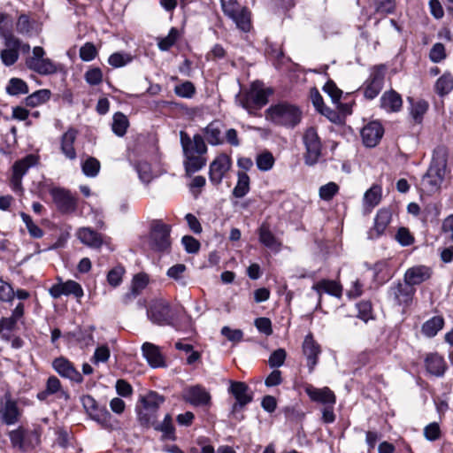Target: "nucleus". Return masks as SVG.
Here are the masks:
<instances>
[{"instance_id":"obj_47","label":"nucleus","mask_w":453,"mask_h":453,"mask_svg":"<svg viewBox=\"0 0 453 453\" xmlns=\"http://www.w3.org/2000/svg\"><path fill=\"white\" fill-rule=\"evenodd\" d=\"M129 121L122 112H116L113 116L111 128L113 133L118 136H124L127 133Z\"/></svg>"},{"instance_id":"obj_28","label":"nucleus","mask_w":453,"mask_h":453,"mask_svg":"<svg viewBox=\"0 0 453 453\" xmlns=\"http://www.w3.org/2000/svg\"><path fill=\"white\" fill-rule=\"evenodd\" d=\"M185 399L192 405L205 406L210 404L211 395L203 387L196 385L185 391Z\"/></svg>"},{"instance_id":"obj_33","label":"nucleus","mask_w":453,"mask_h":453,"mask_svg":"<svg viewBox=\"0 0 453 453\" xmlns=\"http://www.w3.org/2000/svg\"><path fill=\"white\" fill-rule=\"evenodd\" d=\"M224 124L219 120L211 122L204 128V135L207 142L211 145L222 144L225 141L223 136Z\"/></svg>"},{"instance_id":"obj_21","label":"nucleus","mask_w":453,"mask_h":453,"mask_svg":"<svg viewBox=\"0 0 453 453\" xmlns=\"http://www.w3.org/2000/svg\"><path fill=\"white\" fill-rule=\"evenodd\" d=\"M384 134V128L379 121H371L365 125L362 131L361 136L364 144L366 147H375Z\"/></svg>"},{"instance_id":"obj_1","label":"nucleus","mask_w":453,"mask_h":453,"mask_svg":"<svg viewBox=\"0 0 453 453\" xmlns=\"http://www.w3.org/2000/svg\"><path fill=\"white\" fill-rule=\"evenodd\" d=\"M147 316L156 325L170 326L178 331H187L191 326V318L183 306H171L163 299L154 300L150 303Z\"/></svg>"},{"instance_id":"obj_61","label":"nucleus","mask_w":453,"mask_h":453,"mask_svg":"<svg viewBox=\"0 0 453 453\" xmlns=\"http://www.w3.org/2000/svg\"><path fill=\"white\" fill-rule=\"evenodd\" d=\"M339 192V186L335 182H328L319 188V196L324 201H330Z\"/></svg>"},{"instance_id":"obj_56","label":"nucleus","mask_w":453,"mask_h":453,"mask_svg":"<svg viewBox=\"0 0 453 453\" xmlns=\"http://www.w3.org/2000/svg\"><path fill=\"white\" fill-rule=\"evenodd\" d=\"M84 79L90 86H97L103 82V71L99 67H90L84 73Z\"/></svg>"},{"instance_id":"obj_45","label":"nucleus","mask_w":453,"mask_h":453,"mask_svg":"<svg viewBox=\"0 0 453 453\" xmlns=\"http://www.w3.org/2000/svg\"><path fill=\"white\" fill-rule=\"evenodd\" d=\"M81 167L84 175L89 178H95L100 172L101 164L97 158L89 156L81 162Z\"/></svg>"},{"instance_id":"obj_57","label":"nucleus","mask_w":453,"mask_h":453,"mask_svg":"<svg viewBox=\"0 0 453 453\" xmlns=\"http://www.w3.org/2000/svg\"><path fill=\"white\" fill-rule=\"evenodd\" d=\"M357 317L365 322L373 319L372 305L370 301H360L357 303Z\"/></svg>"},{"instance_id":"obj_50","label":"nucleus","mask_w":453,"mask_h":453,"mask_svg":"<svg viewBox=\"0 0 453 453\" xmlns=\"http://www.w3.org/2000/svg\"><path fill=\"white\" fill-rule=\"evenodd\" d=\"M6 91L11 96L27 94L28 86L19 78H12L7 84Z\"/></svg>"},{"instance_id":"obj_52","label":"nucleus","mask_w":453,"mask_h":453,"mask_svg":"<svg viewBox=\"0 0 453 453\" xmlns=\"http://www.w3.org/2000/svg\"><path fill=\"white\" fill-rule=\"evenodd\" d=\"M428 107V103L425 100H418L411 103V114L416 123H421Z\"/></svg>"},{"instance_id":"obj_27","label":"nucleus","mask_w":453,"mask_h":453,"mask_svg":"<svg viewBox=\"0 0 453 453\" xmlns=\"http://www.w3.org/2000/svg\"><path fill=\"white\" fill-rule=\"evenodd\" d=\"M19 44L18 37H11L4 41V49L0 51V58L5 66H12L18 61L19 54L17 51V46Z\"/></svg>"},{"instance_id":"obj_11","label":"nucleus","mask_w":453,"mask_h":453,"mask_svg":"<svg viewBox=\"0 0 453 453\" xmlns=\"http://www.w3.org/2000/svg\"><path fill=\"white\" fill-rule=\"evenodd\" d=\"M303 142L305 147L304 163L312 166L319 162L322 151V142L315 127H311L304 131Z\"/></svg>"},{"instance_id":"obj_23","label":"nucleus","mask_w":453,"mask_h":453,"mask_svg":"<svg viewBox=\"0 0 453 453\" xmlns=\"http://www.w3.org/2000/svg\"><path fill=\"white\" fill-rule=\"evenodd\" d=\"M433 270L426 265H415L409 268L404 274V281L412 288L419 285L432 277Z\"/></svg>"},{"instance_id":"obj_20","label":"nucleus","mask_w":453,"mask_h":453,"mask_svg":"<svg viewBox=\"0 0 453 453\" xmlns=\"http://www.w3.org/2000/svg\"><path fill=\"white\" fill-rule=\"evenodd\" d=\"M304 391L312 402L321 403L325 406L335 404L336 403L334 393L327 387L318 388L308 384L305 386Z\"/></svg>"},{"instance_id":"obj_48","label":"nucleus","mask_w":453,"mask_h":453,"mask_svg":"<svg viewBox=\"0 0 453 453\" xmlns=\"http://www.w3.org/2000/svg\"><path fill=\"white\" fill-rule=\"evenodd\" d=\"M390 221L391 213L388 210L381 209L377 212L373 228L377 232L378 235L384 233Z\"/></svg>"},{"instance_id":"obj_3","label":"nucleus","mask_w":453,"mask_h":453,"mask_svg":"<svg viewBox=\"0 0 453 453\" xmlns=\"http://www.w3.org/2000/svg\"><path fill=\"white\" fill-rule=\"evenodd\" d=\"M449 158V149L438 145L433 151L432 160L426 173L421 179V187L428 195L439 191L443 182Z\"/></svg>"},{"instance_id":"obj_14","label":"nucleus","mask_w":453,"mask_h":453,"mask_svg":"<svg viewBox=\"0 0 453 453\" xmlns=\"http://www.w3.org/2000/svg\"><path fill=\"white\" fill-rule=\"evenodd\" d=\"M52 395L56 399H63L65 401H68L70 398L68 391L63 388L60 380L55 375H50L47 379L45 388L38 392L36 396L39 401L47 402Z\"/></svg>"},{"instance_id":"obj_8","label":"nucleus","mask_w":453,"mask_h":453,"mask_svg":"<svg viewBox=\"0 0 453 453\" xmlns=\"http://www.w3.org/2000/svg\"><path fill=\"white\" fill-rule=\"evenodd\" d=\"M46 52L41 46L34 47L32 56L26 59L27 67L40 75H52L61 70L59 64L45 58Z\"/></svg>"},{"instance_id":"obj_15","label":"nucleus","mask_w":453,"mask_h":453,"mask_svg":"<svg viewBox=\"0 0 453 453\" xmlns=\"http://www.w3.org/2000/svg\"><path fill=\"white\" fill-rule=\"evenodd\" d=\"M49 292L55 299L59 298L62 296H73L78 302H80L81 297L84 296L81 285L73 280H68L66 281L59 280L58 282L53 284L50 288Z\"/></svg>"},{"instance_id":"obj_16","label":"nucleus","mask_w":453,"mask_h":453,"mask_svg":"<svg viewBox=\"0 0 453 453\" xmlns=\"http://www.w3.org/2000/svg\"><path fill=\"white\" fill-rule=\"evenodd\" d=\"M52 367L62 378L68 379L78 384L83 382L82 374L76 369L73 363L65 357H56L52 361Z\"/></svg>"},{"instance_id":"obj_55","label":"nucleus","mask_w":453,"mask_h":453,"mask_svg":"<svg viewBox=\"0 0 453 453\" xmlns=\"http://www.w3.org/2000/svg\"><path fill=\"white\" fill-rule=\"evenodd\" d=\"M196 92L195 85L189 81H183L174 87V93L182 98H192Z\"/></svg>"},{"instance_id":"obj_49","label":"nucleus","mask_w":453,"mask_h":453,"mask_svg":"<svg viewBox=\"0 0 453 453\" xmlns=\"http://www.w3.org/2000/svg\"><path fill=\"white\" fill-rule=\"evenodd\" d=\"M12 19L11 15L5 12H0V37L9 40L11 37H16L12 33Z\"/></svg>"},{"instance_id":"obj_19","label":"nucleus","mask_w":453,"mask_h":453,"mask_svg":"<svg viewBox=\"0 0 453 453\" xmlns=\"http://www.w3.org/2000/svg\"><path fill=\"white\" fill-rule=\"evenodd\" d=\"M414 293L415 289L405 281L404 283L398 282L393 284L388 290V296L393 299L395 303L403 307L410 305Z\"/></svg>"},{"instance_id":"obj_64","label":"nucleus","mask_w":453,"mask_h":453,"mask_svg":"<svg viewBox=\"0 0 453 453\" xmlns=\"http://www.w3.org/2000/svg\"><path fill=\"white\" fill-rule=\"evenodd\" d=\"M220 4L223 13L228 18L244 7L236 0H220Z\"/></svg>"},{"instance_id":"obj_17","label":"nucleus","mask_w":453,"mask_h":453,"mask_svg":"<svg viewBox=\"0 0 453 453\" xmlns=\"http://www.w3.org/2000/svg\"><path fill=\"white\" fill-rule=\"evenodd\" d=\"M232 160L229 156L220 154L211 163L209 169V178L212 184L221 183L226 173L230 170Z\"/></svg>"},{"instance_id":"obj_5","label":"nucleus","mask_w":453,"mask_h":453,"mask_svg":"<svg viewBox=\"0 0 453 453\" xmlns=\"http://www.w3.org/2000/svg\"><path fill=\"white\" fill-rule=\"evenodd\" d=\"M171 226L161 219H154L150 225L148 244L151 250L158 253H168L171 249Z\"/></svg>"},{"instance_id":"obj_54","label":"nucleus","mask_w":453,"mask_h":453,"mask_svg":"<svg viewBox=\"0 0 453 453\" xmlns=\"http://www.w3.org/2000/svg\"><path fill=\"white\" fill-rule=\"evenodd\" d=\"M126 270L123 265H118L114 266L107 273V282L113 288L118 287L122 282Z\"/></svg>"},{"instance_id":"obj_43","label":"nucleus","mask_w":453,"mask_h":453,"mask_svg":"<svg viewBox=\"0 0 453 453\" xmlns=\"http://www.w3.org/2000/svg\"><path fill=\"white\" fill-rule=\"evenodd\" d=\"M434 90L440 96H445L453 90V76L446 73L435 82Z\"/></svg>"},{"instance_id":"obj_34","label":"nucleus","mask_w":453,"mask_h":453,"mask_svg":"<svg viewBox=\"0 0 453 453\" xmlns=\"http://www.w3.org/2000/svg\"><path fill=\"white\" fill-rule=\"evenodd\" d=\"M229 19L234 22L239 30L244 33L250 32L252 28L251 12L246 6L229 17Z\"/></svg>"},{"instance_id":"obj_60","label":"nucleus","mask_w":453,"mask_h":453,"mask_svg":"<svg viewBox=\"0 0 453 453\" xmlns=\"http://www.w3.org/2000/svg\"><path fill=\"white\" fill-rule=\"evenodd\" d=\"M18 321L15 319L2 318L0 319V334L3 338L8 339L10 334L15 330Z\"/></svg>"},{"instance_id":"obj_53","label":"nucleus","mask_w":453,"mask_h":453,"mask_svg":"<svg viewBox=\"0 0 453 453\" xmlns=\"http://www.w3.org/2000/svg\"><path fill=\"white\" fill-rule=\"evenodd\" d=\"M23 222L25 223L27 229L30 234L31 237L39 239L43 236V230L39 227L32 219L31 216L25 213L20 212L19 213Z\"/></svg>"},{"instance_id":"obj_29","label":"nucleus","mask_w":453,"mask_h":453,"mask_svg":"<svg viewBox=\"0 0 453 453\" xmlns=\"http://www.w3.org/2000/svg\"><path fill=\"white\" fill-rule=\"evenodd\" d=\"M425 365L427 372L436 377L443 376L447 370L444 358L437 353L428 354L425 359Z\"/></svg>"},{"instance_id":"obj_38","label":"nucleus","mask_w":453,"mask_h":453,"mask_svg":"<svg viewBox=\"0 0 453 453\" xmlns=\"http://www.w3.org/2000/svg\"><path fill=\"white\" fill-rule=\"evenodd\" d=\"M88 415L102 426L105 428L112 427V417L105 406L97 405Z\"/></svg>"},{"instance_id":"obj_13","label":"nucleus","mask_w":453,"mask_h":453,"mask_svg":"<svg viewBox=\"0 0 453 453\" xmlns=\"http://www.w3.org/2000/svg\"><path fill=\"white\" fill-rule=\"evenodd\" d=\"M50 194L61 213L71 214L76 211L78 200L70 190L62 188H53L50 190Z\"/></svg>"},{"instance_id":"obj_7","label":"nucleus","mask_w":453,"mask_h":453,"mask_svg":"<svg viewBox=\"0 0 453 453\" xmlns=\"http://www.w3.org/2000/svg\"><path fill=\"white\" fill-rule=\"evenodd\" d=\"M42 432V429L40 426H36L33 429L19 426L11 431L9 437L14 448L22 452H27L34 449L41 443Z\"/></svg>"},{"instance_id":"obj_46","label":"nucleus","mask_w":453,"mask_h":453,"mask_svg":"<svg viewBox=\"0 0 453 453\" xmlns=\"http://www.w3.org/2000/svg\"><path fill=\"white\" fill-rule=\"evenodd\" d=\"M149 278L146 274L138 273L134 275L132 280L131 293L127 295V298H135L147 287Z\"/></svg>"},{"instance_id":"obj_63","label":"nucleus","mask_w":453,"mask_h":453,"mask_svg":"<svg viewBox=\"0 0 453 453\" xmlns=\"http://www.w3.org/2000/svg\"><path fill=\"white\" fill-rule=\"evenodd\" d=\"M220 4L223 13L228 18L244 7L236 0H220Z\"/></svg>"},{"instance_id":"obj_18","label":"nucleus","mask_w":453,"mask_h":453,"mask_svg":"<svg viewBox=\"0 0 453 453\" xmlns=\"http://www.w3.org/2000/svg\"><path fill=\"white\" fill-rule=\"evenodd\" d=\"M229 392L236 400L233 405L234 411L242 409L253 400V392L245 382L231 381Z\"/></svg>"},{"instance_id":"obj_12","label":"nucleus","mask_w":453,"mask_h":453,"mask_svg":"<svg viewBox=\"0 0 453 453\" xmlns=\"http://www.w3.org/2000/svg\"><path fill=\"white\" fill-rule=\"evenodd\" d=\"M76 237L85 246L100 250L103 246H106L109 250L111 248V239L89 226H82L77 229Z\"/></svg>"},{"instance_id":"obj_22","label":"nucleus","mask_w":453,"mask_h":453,"mask_svg":"<svg viewBox=\"0 0 453 453\" xmlns=\"http://www.w3.org/2000/svg\"><path fill=\"white\" fill-rule=\"evenodd\" d=\"M78 130L69 127L60 137V151L65 158L73 161L77 158L74 142L78 136Z\"/></svg>"},{"instance_id":"obj_40","label":"nucleus","mask_w":453,"mask_h":453,"mask_svg":"<svg viewBox=\"0 0 453 453\" xmlns=\"http://www.w3.org/2000/svg\"><path fill=\"white\" fill-rule=\"evenodd\" d=\"M443 326L444 319L441 316H434L423 324L421 331L426 336L434 337Z\"/></svg>"},{"instance_id":"obj_36","label":"nucleus","mask_w":453,"mask_h":453,"mask_svg":"<svg viewBox=\"0 0 453 453\" xmlns=\"http://www.w3.org/2000/svg\"><path fill=\"white\" fill-rule=\"evenodd\" d=\"M382 196L381 188L379 185H372L364 196L363 203L365 210L371 211L377 206Z\"/></svg>"},{"instance_id":"obj_6","label":"nucleus","mask_w":453,"mask_h":453,"mask_svg":"<svg viewBox=\"0 0 453 453\" xmlns=\"http://www.w3.org/2000/svg\"><path fill=\"white\" fill-rule=\"evenodd\" d=\"M165 402V397L155 391H150L141 399V406L137 407V414L142 426H155L160 405Z\"/></svg>"},{"instance_id":"obj_10","label":"nucleus","mask_w":453,"mask_h":453,"mask_svg":"<svg viewBox=\"0 0 453 453\" xmlns=\"http://www.w3.org/2000/svg\"><path fill=\"white\" fill-rule=\"evenodd\" d=\"M387 66L383 64L371 67L368 78L358 89L365 99L372 100L379 96L384 87Z\"/></svg>"},{"instance_id":"obj_37","label":"nucleus","mask_w":453,"mask_h":453,"mask_svg":"<svg viewBox=\"0 0 453 453\" xmlns=\"http://www.w3.org/2000/svg\"><path fill=\"white\" fill-rule=\"evenodd\" d=\"M19 416L18 404L12 399H7L2 410L3 421L7 425L15 424Z\"/></svg>"},{"instance_id":"obj_42","label":"nucleus","mask_w":453,"mask_h":453,"mask_svg":"<svg viewBox=\"0 0 453 453\" xmlns=\"http://www.w3.org/2000/svg\"><path fill=\"white\" fill-rule=\"evenodd\" d=\"M180 30L177 27H173L166 36L157 38V46L159 50L162 51L169 50L180 38Z\"/></svg>"},{"instance_id":"obj_31","label":"nucleus","mask_w":453,"mask_h":453,"mask_svg":"<svg viewBox=\"0 0 453 453\" xmlns=\"http://www.w3.org/2000/svg\"><path fill=\"white\" fill-rule=\"evenodd\" d=\"M380 107L388 112L399 111L403 106L400 94L395 90L386 91L380 99Z\"/></svg>"},{"instance_id":"obj_59","label":"nucleus","mask_w":453,"mask_h":453,"mask_svg":"<svg viewBox=\"0 0 453 453\" xmlns=\"http://www.w3.org/2000/svg\"><path fill=\"white\" fill-rule=\"evenodd\" d=\"M132 61V58L127 53L115 52L108 58V63L114 68L125 66Z\"/></svg>"},{"instance_id":"obj_39","label":"nucleus","mask_w":453,"mask_h":453,"mask_svg":"<svg viewBox=\"0 0 453 453\" xmlns=\"http://www.w3.org/2000/svg\"><path fill=\"white\" fill-rule=\"evenodd\" d=\"M237 183L233 189V196L236 198H242L250 192V180L245 172L237 173Z\"/></svg>"},{"instance_id":"obj_2","label":"nucleus","mask_w":453,"mask_h":453,"mask_svg":"<svg viewBox=\"0 0 453 453\" xmlns=\"http://www.w3.org/2000/svg\"><path fill=\"white\" fill-rule=\"evenodd\" d=\"M180 137L184 155L183 165L186 174L191 176L205 166L207 146L203 137L199 134L190 137L188 133L180 131Z\"/></svg>"},{"instance_id":"obj_41","label":"nucleus","mask_w":453,"mask_h":453,"mask_svg":"<svg viewBox=\"0 0 453 453\" xmlns=\"http://www.w3.org/2000/svg\"><path fill=\"white\" fill-rule=\"evenodd\" d=\"M51 92L49 89H39L25 98V104L28 107L39 106L50 100Z\"/></svg>"},{"instance_id":"obj_58","label":"nucleus","mask_w":453,"mask_h":453,"mask_svg":"<svg viewBox=\"0 0 453 453\" xmlns=\"http://www.w3.org/2000/svg\"><path fill=\"white\" fill-rule=\"evenodd\" d=\"M157 429L163 433V436L165 439H174L175 428L173 424L172 417L167 414L163 422L156 426Z\"/></svg>"},{"instance_id":"obj_51","label":"nucleus","mask_w":453,"mask_h":453,"mask_svg":"<svg viewBox=\"0 0 453 453\" xmlns=\"http://www.w3.org/2000/svg\"><path fill=\"white\" fill-rule=\"evenodd\" d=\"M274 163L275 158L273 155L268 150L263 151L256 157L257 166L262 172H267L271 170L273 167Z\"/></svg>"},{"instance_id":"obj_24","label":"nucleus","mask_w":453,"mask_h":453,"mask_svg":"<svg viewBox=\"0 0 453 453\" xmlns=\"http://www.w3.org/2000/svg\"><path fill=\"white\" fill-rule=\"evenodd\" d=\"M303 351L307 358L309 372H312L318 364L319 356L321 352L320 346L315 342L313 335L309 334L305 336L303 343Z\"/></svg>"},{"instance_id":"obj_4","label":"nucleus","mask_w":453,"mask_h":453,"mask_svg":"<svg viewBox=\"0 0 453 453\" xmlns=\"http://www.w3.org/2000/svg\"><path fill=\"white\" fill-rule=\"evenodd\" d=\"M265 118L275 125L294 127L300 123L302 112L297 106L282 102L271 105L265 111Z\"/></svg>"},{"instance_id":"obj_26","label":"nucleus","mask_w":453,"mask_h":453,"mask_svg":"<svg viewBox=\"0 0 453 453\" xmlns=\"http://www.w3.org/2000/svg\"><path fill=\"white\" fill-rule=\"evenodd\" d=\"M311 288L321 296L323 294H328L337 298L342 296V284L334 280L323 279L314 283Z\"/></svg>"},{"instance_id":"obj_35","label":"nucleus","mask_w":453,"mask_h":453,"mask_svg":"<svg viewBox=\"0 0 453 453\" xmlns=\"http://www.w3.org/2000/svg\"><path fill=\"white\" fill-rule=\"evenodd\" d=\"M37 164V157L29 154L25 157L16 161L12 166V174H14V179L19 182V180H22V177L27 173L28 169Z\"/></svg>"},{"instance_id":"obj_30","label":"nucleus","mask_w":453,"mask_h":453,"mask_svg":"<svg viewBox=\"0 0 453 453\" xmlns=\"http://www.w3.org/2000/svg\"><path fill=\"white\" fill-rule=\"evenodd\" d=\"M373 277L374 280L380 283L383 284L388 281L395 274V268L392 265L391 260L383 259L378 261L373 266Z\"/></svg>"},{"instance_id":"obj_32","label":"nucleus","mask_w":453,"mask_h":453,"mask_svg":"<svg viewBox=\"0 0 453 453\" xmlns=\"http://www.w3.org/2000/svg\"><path fill=\"white\" fill-rule=\"evenodd\" d=\"M258 239L264 246L273 251H279L280 250L281 242L271 231L268 224L264 223L259 227Z\"/></svg>"},{"instance_id":"obj_25","label":"nucleus","mask_w":453,"mask_h":453,"mask_svg":"<svg viewBox=\"0 0 453 453\" xmlns=\"http://www.w3.org/2000/svg\"><path fill=\"white\" fill-rule=\"evenodd\" d=\"M142 356L153 368L165 366V360L158 346L151 342H144L142 346Z\"/></svg>"},{"instance_id":"obj_62","label":"nucleus","mask_w":453,"mask_h":453,"mask_svg":"<svg viewBox=\"0 0 453 453\" xmlns=\"http://www.w3.org/2000/svg\"><path fill=\"white\" fill-rule=\"evenodd\" d=\"M447 58L446 50L442 43L436 42L429 52V58L434 63H440Z\"/></svg>"},{"instance_id":"obj_44","label":"nucleus","mask_w":453,"mask_h":453,"mask_svg":"<svg viewBox=\"0 0 453 453\" xmlns=\"http://www.w3.org/2000/svg\"><path fill=\"white\" fill-rule=\"evenodd\" d=\"M35 20L27 14H20L16 23L17 32L23 35L30 36L35 31Z\"/></svg>"},{"instance_id":"obj_9","label":"nucleus","mask_w":453,"mask_h":453,"mask_svg":"<svg viewBox=\"0 0 453 453\" xmlns=\"http://www.w3.org/2000/svg\"><path fill=\"white\" fill-rule=\"evenodd\" d=\"M269 95L268 89L264 88L259 83L254 82L250 89L242 95L240 102L250 115H257V111L267 104Z\"/></svg>"}]
</instances>
